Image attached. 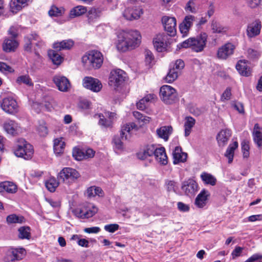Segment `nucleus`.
<instances>
[{"instance_id": "nucleus-1", "label": "nucleus", "mask_w": 262, "mask_h": 262, "mask_svg": "<svg viewBox=\"0 0 262 262\" xmlns=\"http://www.w3.org/2000/svg\"><path fill=\"white\" fill-rule=\"evenodd\" d=\"M117 48L121 52L134 49L141 42V35L136 30H121L117 35Z\"/></svg>"}, {"instance_id": "nucleus-2", "label": "nucleus", "mask_w": 262, "mask_h": 262, "mask_svg": "<svg viewBox=\"0 0 262 262\" xmlns=\"http://www.w3.org/2000/svg\"><path fill=\"white\" fill-rule=\"evenodd\" d=\"M103 61L102 54L100 52L96 50L86 53L82 57V62L84 68L89 70L100 68Z\"/></svg>"}, {"instance_id": "nucleus-3", "label": "nucleus", "mask_w": 262, "mask_h": 262, "mask_svg": "<svg viewBox=\"0 0 262 262\" xmlns=\"http://www.w3.org/2000/svg\"><path fill=\"white\" fill-rule=\"evenodd\" d=\"M14 152L16 156L25 160L31 159L34 153L33 146L23 138L18 139L16 142Z\"/></svg>"}, {"instance_id": "nucleus-4", "label": "nucleus", "mask_w": 262, "mask_h": 262, "mask_svg": "<svg viewBox=\"0 0 262 262\" xmlns=\"http://www.w3.org/2000/svg\"><path fill=\"white\" fill-rule=\"evenodd\" d=\"M80 173L75 169L71 167L63 168L57 175L59 181L70 185L80 177Z\"/></svg>"}, {"instance_id": "nucleus-5", "label": "nucleus", "mask_w": 262, "mask_h": 262, "mask_svg": "<svg viewBox=\"0 0 262 262\" xmlns=\"http://www.w3.org/2000/svg\"><path fill=\"white\" fill-rule=\"evenodd\" d=\"M126 74L121 69L111 71L108 78V84L114 89H117L124 82Z\"/></svg>"}, {"instance_id": "nucleus-6", "label": "nucleus", "mask_w": 262, "mask_h": 262, "mask_svg": "<svg viewBox=\"0 0 262 262\" xmlns=\"http://www.w3.org/2000/svg\"><path fill=\"white\" fill-rule=\"evenodd\" d=\"M160 95L162 101L166 104L173 103L178 97L176 90L168 85H164L161 88Z\"/></svg>"}, {"instance_id": "nucleus-7", "label": "nucleus", "mask_w": 262, "mask_h": 262, "mask_svg": "<svg viewBox=\"0 0 262 262\" xmlns=\"http://www.w3.org/2000/svg\"><path fill=\"white\" fill-rule=\"evenodd\" d=\"M98 211V208L94 205L86 203L74 210L75 214L79 218L88 219L94 216Z\"/></svg>"}, {"instance_id": "nucleus-8", "label": "nucleus", "mask_w": 262, "mask_h": 262, "mask_svg": "<svg viewBox=\"0 0 262 262\" xmlns=\"http://www.w3.org/2000/svg\"><path fill=\"white\" fill-rule=\"evenodd\" d=\"M5 132L12 136H16L26 132V129L21 127L19 124L14 120H7L3 124Z\"/></svg>"}, {"instance_id": "nucleus-9", "label": "nucleus", "mask_w": 262, "mask_h": 262, "mask_svg": "<svg viewBox=\"0 0 262 262\" xmlns=\"http://www.w3.org/2000/svg\"><path fill=\"white\" fill-rule=\"evenodd\" d=\"M82 85L84 88L93 92H98L102 88V83L99 79L89 76L83 79Z\"/></svg>"}, {"instance_id": "nucleus-10", "label": "nucleus", "mask_w": 262, "mask_h": 262, "mask_svg": "<svg viewBox=\"0 0 262 262\" xmlns=\"http://www.w3.org/2000/svg\"><path fill=\"white\" fill-rule=\"evenodd\" d=\"M162 22L165 30L168 33V36H174L176 34L177 20L174 17L164 16L162 18Z\"/></svg>"}, {"instance_id": "nucleus-11", "label": "nucleus", "mask_w": 262, "mask_h": 262, "mask_svg": "<svg viewBox=\"0 0 262 262\" xmlns=\"http://www.w3.org/2000/svg\"><path fill=\"white\" fill-rule=\"evenodd\" d=\"M198 183L192 179H189L182 183L181 189L186 195H193L198 191Z\"/></svg>"}, {"instance_id": "nucleus-12", "label": "nucleus", "mask_w": 262, "mask_h": 262, "mask_svg": "<svg viewBox=\"0 0 262 262\" xmlns=\"http://www.w3.org/2000/svg\"><path fill=\"white\" fill-rule=\"evenodd\" d=\"M208 35L202 32L196 37H192V50L196 52H202L206 47Z\"/></svg>"}, {"instance_id": "nucleus-13", "label": "nucleus", "mask_w": 262, "mask_h": 262, "mask_svg": "<svg viewBox=\"0 0 262 262\" xmlns=\"http://www.w3.org/2000/svg\"><path fill=\"white\" fill-rule=\"evenodd\" d=\"M195 17L192 15H186L179 25V30L183 37L188 35L190 28L193 26Z\"/></svg>"}, {"instance_id": "nucleus-14", "label": "nucleus", "mask_w": 262, "mask_h": 262, "mask_svg": "<svg viewBox=\"0 0 262 262\" xmlns=\"http://www.w3.org/2000/svg\"><path fill=\"white\" fill-rule=\"evenodd\" d=\"M143 11L140 7H128L122 13L123 16L127 20H133L139 19Z\"/></svg>"}, {"instance_id": "nucleus-15", "label": "nucleus", "mask_w": 262, "mask_h": 262, "mask_svg": "<svg viewBox=\"0 0 262 262\" xmlns=\"http://www.w3.org/2000/svg\"><path fill=\"white\" fill-rule=\"evenodd\" d=\"M33 41H36L35 43L37 47L39 48L42 47L45 45V43L40 39V37L36 34H31L28 35L25 38L24 49L26 51H32V45Z\"/></svg>"}, {"instance_id": "nucleus-16", "label": "nucleus", "mask_w": 262, "mask_h": 262, "mask_svg": "<svg viewBox=\"0 0 262 262\" xmlns=\"http://www.w3.org/2000/svg\"><path fill=\"white\" fill-rule=\"evenodd\" d=\"M25 250L24 249H8L4 257V260L6 262H14L16 260L21 259L25 254Z\"/></svg>"}, {"instance_id": "nucleus-17", "label": "nucleus", "mask_w": 262, "mask_h": 262, "mask_svg": "<svg viewBox=\"0 0 262 262\" xmlns=\"http://www.w3.org/2000/svg\"><path fill=\"white\" fill-rule=\"evenodd\" d=\"M235 49V46L231 42H227L219 48L217 57L222 59H226L232 55Z\"/></svg>"}, {"instance_id": "nucleus-18", "label": "nucleus", "mask_w": 262, "mask_h": 262, "mask_svg": "<svg viewBox=\"0 0 262 262\" xmlns=\"http://www.w3.org/2000/svg\"><path fill=\"white\" fill-rule=\"evenodd\" d=\"M168 36L164 33L157 34L153 39L154 47L158 52H162L167 47Z\"/></svg>"}, {"instance_id": "nucleus-19", "label": "nucleus", "mask_w": 262, "mask_h": 262, "mask_svg": "<svg viewBox=\"0 0 262 262\" xmlns=\"http://www.w3.org/2000/svg\"><path fill=\"white\" fill-rule=\"evenodd\" d=\"M94 155L95 151L91 148H74L73 150V156L77 161L92 158Z\"/></svg>"}, {"instance_id": "nucleus-20", "label": "nucleus", "mask_w": 262, "mask_h": 262, "mask_svg": "<svg viewBox=\"0 0 262 262\" xmlns=\"http://www.w3.org/2000/svg\"><path fill=\"white\" fill-rule=\"evenodd\" d=\"M17 106L16 100L11 97L4 98L1 104L2 109L6 113L9 114L16 112Z\"/></svg>"}, {"instance_id": "nucleus-21", "label": "nucleus", "mask_w": 262, "mask_h": 262, "mask_svg": "<svg viewBox=\"0 0 262 262\" xmlns=\"http://www.w3.org/2000/svg\"><path fill=\"white\" fill-rule=\"evenodd\" d=\"M53 81L58 89L61 92H67L71 87V84L68 79L63 76L57 75L53 78Z\"/></svg>"}, {"instance_id": "nucleus-22", "label": "nucleus", "mask_w": 262, "mask_h": 262, "mask_svg": "<svg viewBox=\"0 0 262 262\" xmlns=\"http://www.w3.org/2000/svg\"><path fill=\"white\" fill-rule=\"evenodd\" d=\"M209 196L210 193L208 190H202L195 199V206L199 208H204L207 205Z\"/></svg>"}, {"instance_id": "nucleus-23", "label": "nucleus", "mask_w": 262, "mask_h": 262, "mask_svg": "<svg viewBox=\"0 0 262 262\" xmlns=\"http://www.w3.org/2000/svg\"><path fill=\"white\" fill-rule=\"evenodd\" d=\"M105 116L103 114L96 115L95 117L99 118V124L103 127H108L112 126L115 114L112 112H105Z\"/></svg>"}, {"instance_id": "nucleus-24", "label": "nucleus", "mask_w": 262, "mask_h": 262, "mask_svg": "<svg viewBox=\"0 0 262 262\" xmlns=\"http://www.w3.org/2000/svg\"><path fill=\"white\" fill-rule=\"evenodd\" d=\"M155 151V145L153 144L146 145L140 148L137 153V156L140 160H145L148 157L154 155Z\"/></svg>"}, {"instance_id": "nucleus-25", "label": "nucleus", "mask_w": 262, "mask_h": 262, "mask_svg": "<svg viewBox=\"0 0 262 262\" xmlns=\"http://www.w3.org/2000/svg\"><path fill=\"white\" fill-rule=\"evenodd\" d=\"M138 126L134 122L124 125L121 128V137L125 140L128 139L134 132L138 130Z\"/></svg>"}, {"instance_id": "nucleus-26", "label": "nucleus", "mask_w": 262, "mask_h": 262, "mask_svg": "<svg viewBox=\"0 0 262 262\" xmlns=\"http://www.w3.org/2000/svg\"><path fill=\"white\" fill-rule=\"evenodd\" d=\"M172 156L174 164H178L180 163H184L186 161L187 154L183 152L182 148L179 146H176L173 151Z\"/></svg>"}, {"instance_id": "nucleus-27", "label": "nucleus", "mask_w": 262, "mask_h": 262, "mask_svg": "<svg viewBox=\"0 0 262 262\" xmlns=\"http://www.w3.org/2000/svg\"><path fill=\"white\" fill-rule=\"evenodd\" d=\"M231 136V131L230 129H222L216 136V140L219 145L221 147L225 146Z\"/></svg>"}, {"instance_id": "nucleus-28", "label": "nucleus", "mask_w": 262, "mask_h": 262, "mask_svg": "<svg viewBox=\"0 0 262 262\" xmlns=\"http://www.w3.org/2000/svg\"><path fill=\"white\" fill-rule=\"evenodd\" d=\"M236 69L242 76H249L251 73V69L248 61L246 60H241L236 65Z\"/></svg>"}, {"instance_id": "nucleus-29", "label": "nucleus", "mask_w": 262, "mask_h": 262, "mask_svg": "<svg viewBox=\"0 0 262 262\" xmlns=\"http://www.w3.org/2000/svg\"><path fill=\"white\" fill-rule=\"evenodd\" d=\"M173 129L171 126H162L156 130V135L158 138L168 141L170 135L172 133Z\"/></svg>"}, {"instance_id": "nucleus-30", "label": "nucleus", "mask_w": 262, "mask_h": 262, "mask_svg": "<svg viewBox=\"0 0 262 262\" xmlns=\"http://www.w3.org/2000/svg\"><path fill=\"white\" fill-rule=\"evenodd\" d=\"M154 155L157 161L161 164L166 165L167 163L168 158L164 147L157 148L155 146V151H154Z\"/></svg>"}, {"instance_id": "nucleus-31", "label": "nucleus", "mask_w": 262, "mask_h": 262, "mask_svg": "<svg viewBox=\"0 0 262 262\" xmlns=\"http://www.w3.org/2000/svg\"><path fill=\"white\" fill-rule=\"evenodd\" d=\"M261 29L260 22L258 20H255L248 26L247 35L250 37H253L259 34Z\"/></svg>"}, {"instance_id": "nucleus-32", "label": "nucleus", "mask_w": 262, "mask_h": 262, "mask_svg": "<svg viewBox=\"0 0 262 262\" xmlns=\"http://www.w3.org/2000/svg\"><path fill=\"white\" fill-rule=\"evenodd\" d=\"M155 98L156 96L154 94H149L146 95L137 103V107L138 109L140 110H145L148 106L150 103L154 101Z\"/></svg>"}, {"instance_id": "nucleus-33", "label": "nucleus", "mask_w": 262, "mask_h": 262, "mask_svg": "<svg viewBox=\"0 0 262 262\" xmlns=\"http://www.w3.org/2000/svg\"><path fill=\"white\" fill-rule=\"evenodd\" d=\"M74 45V42L73 40L67 39L55 42L53 44V48L57 51L70 50L73 47Z\"/></svg>"}, {"instance_id": "nucleus-34", "label": "nucleus", "mask_w": 262, "mask_h": 262, "mask_svg": "<svg viewBox=\"0 0 262 262\" xmlns=\"http://www.w3.org/2000/svg\"><path fill=\"white\" fill-rule=\"evenodd\" d=\"M17 190L15 184L10 181L0 182V192L6 191L9 193H14Z\"/></svg>"}, {"instance_id": "nucleus-35", "label": "nucleus", "mask_w": 262, "mask_h": 262, "mask_svg": "<svg viewBox=\"0 0 262 262\" xmlns=\"http://www.w3.org/2000/svg\"><path fill=\"white\" fill-rule=\"evenodd\" d=\"M101 11L99 8H91L87 12L88 21L89 24L96 21L100 16Z\"/></svg>"}, {"instance_id": "nucleus-36", "label": "nucleus", "mask_w": 262, "mask_h": 262, "mask_svg": "<svg viewBox=\"0 0 262 262\" xmlns=\"http://www.w3.org/2000/svg\"><path fill=\"white\" fill-rule=\"evenodd\" d=\"M18 45V42L15 39H6L3 45V49L6 52L14 51Z\"/></svg>"}, {"instance_id": "nucleus-37", "label": "nucleus", "mask_w": 262, "mask_h": 262, "mask_svg": "<svg viewBox=\"0 0 262 262\" xmlns=\"http://www.w3.org/2000/svg\"><path fill=\"white\" fill-rule=\"evenodd\" d=\"M65 142L62 138H57L54 140V151L56 155H59L63 152Z\"/></svg>"}, {"instance_id": "nucleus-38", "label": "nucleus", "mask_w": 262, "mask_h": 262, "mask_svg": "<svg viewBox=\"0 0 262 262\" xmlns=\"http://www.w3.org/2000/svg\"><path fill=\"white\" fill-rule=\"evenodd\" d=\"M88 198H91L96 196H103V192L102 189L99 187L93 186L89 187L85 193Z\"/></svg>"}, {"instance_id": "nucleus-39", "label": "nucleus", "mask_w": 262, "mask_h": 262, "mask_svg": "<svg viewBox=\"0 0 262 262\" xmlns=\"http://www.w3.org/2000/svg\"><path fill=\"white\" fill-rule=\"evenodd\" d=\"M238 142L237 141H234L232 143L230 144L228 147L225 156L228 158L229 163H231L233 161L234 151L238 147Z\"/></svg>"}, {"instance_id": "nucleus-40", "label": "nucleus", "mask_w": 262, "mask_h": 262, "mask_svg": "<svg viewBox=\"0 0 262 262\" xmlns=\"http://www.w3.org/2000/svg\"><path fill=\"white\" fill-rule=\"evenodd\" d=\"M195 123V119L191 117H186L184 123L185 136H188Z\"/></svg>"}, {"instance_id": "nucleus-41", "label": "nucleus", "mask_w": 262, "mask_h": 262, "mask_svg": "<svg viewBox=\"0 0 262 262\" xmlns=\"http://www.w3.org/2000/svg\"><path fill=\"white\" fill-rule=\"evenodd\" d=\"M86 12L87 9L86 7L79 5L71 10L70 16L71 18L79 17L85 14Z\"/></svg>"}, {"instance_id": "nucleus-42", "label": "nucleus", "mask_w": 262, "mask_h": 262, "mask_svg": "<svg viewBox=\"0 0 262 262\" xmlns=\"http://www.w3.org/2000/svg\"><path fill=\"white\" fill-rule=\"evenodd\" d=\"M253 139L255 143L258 147L262 145V133L260 130V127L258 124H255L253 132Z\"/></svg>"}, {"instance_id": "nucleus-43", "label": "nucleus", "mask_w": 262, "mask_h": 262, "mask_svg": "<svg viewBox=\"0 0 262 262\" xmlns=\"http://www.w3.org/2000/svg\"><path fill=\"white\" fill-rule=\"evenodd\" d=\"M81 235L78 234L73 235L71 240L76 241L77 244L80 247L83 248H89L90 242L85 238H81Z\"/></svg>"}, {"instance_id": "nucleus-44", "label": "nucleus", "mask_w": 262, "mask_h": 262, "mask_svg": "<svg viewBox=\"0 0 262 262\" xmlns=\"http://www.w3.org/2000/svg\"><path fill=\"white\" fill-rule=\"evenodd\" d=\"M48 55L54 64L59 65L63 60V57L54 50H50Z\"/></svg>"}, {"instance_id": "nucleus-45", "label": "nucleus", "mask_w": 262, "mask_h": 262, "mask_svg": "<svg viewBox=\"0 0 262 262\" xmlns=\"http://www.w3.org/2000/svg\"><path fill=\"white\" fill-rule=\"evenodd\" d=\"M59 185V182L54 177H51L45 182V186L50 192H54Z\"/></svg>"}, {"instance_id": "nucleus-46", "label": "nucleus", "mask_w": 262, "mask_h": 262, "mask_svg": "<svg viewBox=\"0 0 262 262\" xmlns=\"http://www.w3.org/2000/svg\"><path fill=\"white\" fill-rule=\"evenodd\" d=\"M201 178L202 181L206 184L214 186L216 184V179L210 173L203 172L201 175Z\"/></svg>"}, {"instance_id": "nucleus-47", "label": "nucleus", "mask_w": 262, "mask_h": 262, "mask_svg": "<svg viewBox=\"0 0 262 262\" xmlns=\"http://www.w3.org/2000/svg\"><path fill=\"white\" fill-rule=\"evenodd\" d=\"M133 115L139 123L141 124V125L148 123L151 120L150 117L143 116L139 112H134Z\"/></svg>"}, {"instance_id": "nucleus-48", "label": "nucleus", "mask_w": 262, "mask_h": 262, "mask_svg": "<svg viewBox=\"0 0 262 262\" xmlns=\"http://www.w3.org/2000/svg\"><path fill=\"white\" fill-rule=\"evenodd\" d=\"M31 236L30 228L29 227H21L18 229V237L21 239H29Z\"/></svg>"}, {"instance_id": "nucleus-49", "label": "nucleus", "mask_w": 262, "mask_h": 262, "mask_svg": "<svg viewBox=\"0 0 262 262\" xmlns=\"http://www.w3.org/2000/svg\"><path fill=\"white\" fill-rule=\"evenodd\" d=\"M179 73L174 68L170 69L165 77V81L167 83H171L177 79Z\"/></svg>"}, {"instance_id": "nucleus-50", "label": "nucleus", "mask_w": 262, "mask_h": 262, "mask_svg": "<svg viewBox=\"0 0 262 262\" xmlns=\"http://www.w3.org/2000/svg\"><path fill=\"white\" fill-rule=\"evenodd\" d=\"M114 149L116 153L120 154L124 149L122 142L118 137H115L113 140Z\"/></svg>"}, {"instance_id": "nucleus-51", "label": "nucleus", "mask_w": 262, "mask_h": 262, "mask_svg": "<svg viewBox=\"0 0 262 262\" xmlns=\"http://www.w3.org/2000/svg\"><path fill=\"white\" fill-rule=\"evenodd\" d=\"M24 7L18 0H11L10 3V8L11 12L16 13Z\"/></svg>"}, {"instance_id": "nucleus-52", "label": "nucleus", "mask_w": 262, "mask_h": 262, "mask_svg": "<svg viewBox=\"0 0 262 262\" xmlns=\"http://www.w3.org/2000/svg\"><path fill=\"white\" fill-rule=\"evenodd\" d=\"M64 10L62 8H58L56 6H52L49 11V14L51 16L58 17L61 16L64 13Z\"/></svg>"}, {"instance_id": "nucleus-53", "label": "nucleus", "mask_w": 262, "mask_h": 262, "mask_svg": "<svg viewBox=\"0 0 262 262\" xmlns=\"http://www.w3.org/2000/svg\"><path fill=\"white\" fill-rule=\"evenodd\" d=\"M144 55L146 64L149 67H150L154 62V56L153 54L150 51L146 50L144 52Z\"/></svg>"}, {"instance_id": "nucleus-54", "label": "nucleus", "mask_w": 262, "mask_h": 262, "mask_svg": "<svg viewBox=\"0 0 262 262\" xmlns=\"http://www.w3.org/2000/svg\"><path fill=\"white\" fill-rule=\"evenodd\" d=\"M24 217L15 214H11L7 216V221L8 223H21L23 222Z\"/></svg>"}, {"instance_id": "nucleus-55", "label": "nucleus", "mask_w": 262, "mask_h": 262, "mask_svg": "<svg viewBox=\"0 0 262 262\" xmlns=\"http://www.w3.org/2000/svg\"><path fill=\"white\" fill-rule=\"evenodd\" d=\"M211 29L213 33H220L225 31V28L223 27L220 23L216 21H212L211 24Z\"/></svg>"}, {"instance_id": "nucleus-56", "label": "nucleus", "mask_w": 262, "mask_h": 262, "mask_svg": "<svg viewBox=\"0 0 262 262\" xmlns=\"http://www.w3.org/2000/svg\"><path fill=\"white\" fill-rule=\"evenodd\" d=\"M0 72L4 74L11 73L14 72V70L5 62L0 61Z\"/></svg>"}, {"instance_id": "nucleus-57", "label": "nucleus", "mask_w": 262, "mask_h": 262, "mask_svg": "<svg viewBox=\"0 0 262 262\" xmlns=\"http://www.w3.org/2000/svg\"><path fill=\"white\" fill-rule=\"evenodd\" d=\"M242 150L244 158H248L249 156V143L246 141L242 142Z\"/></svg>"}, {"instance_id": "nucleus-58", "label": "nucleus", "mask_w": 262, "mask_h": 262, "mask_svg": "<svg viewBox=\"0 0 262 262\" xmlns=\"http://www.w3.org/2000/svg\"><path fill=\"white\" fill-rule=\"evenodd\" d=\"M192 37H190L183 42L179 43L177 45V48L179 49L190 48L192 49Z\"/></svg>"}, {"instance_id": "nucleus-59", "label": "nucleus", "mask_w": 262, "mask_h": 262, "mask_svg": "<svg viewBox=\"0 0 262 262\" xmlns=\"http://www.w3.org/2000/svg\"><path fill=\"white\" fill-rule=\"evenodd\" d=\"M16 82L19 83H24L28 85H31L32 82L29 76H21L17 78Z\"/></svg>"}, {"instance_id": "nucleus-60", "label": "nucleus", "mask_w": 262, "mask_h": 262, "mask_svg": "<svg viewBox=\"0 0 262 262\" xmlns=\"http://www.w3.org/2000/svg\"><path fill=\"white\" fill-rule=\"evenodd\" d=\"M165 185L169 191H175L177 188V183L174 181L167 180L165 182Z\"/></svg>"}, {"instance_id": "nucleus-61", "label": "nucleus", "mask_w": 262, "mask_h": 262, "mask_svg": "<svg viewBox=\"0 0 262 262\" xmlns=\"http://www.w3.org/2000/svg\"><path fill=\"white\" fill-rule=\"evenodd\" d=\"M119 226L117 224H112L106 225L104 226V229L105 231L110 232L114 233L116 231L119 229Z\"/></svg>"}, {"instance_id": "nucleus-62", "label": "nucleus", "mask_w": 262, "mask_h": 262, "mask_svg": "<svg viewBox=\"0 0 262 262\" xmlns=\"http://www.w3.org/2000/svg\"><path fill=\"white\" fill-rule=\"evenodd\" d=\"M37 131L40 136H45L48 133L47 127L44 123L39 125Z\"/></svg>"}, {"instance_id": "nucleus-63", "label": "nucleus", "mask_w": 262, "mask_h": 262, "mask_svg": "<svg viewBox=\"0 0 262 262\" xmlns=\"http://www.w3.org/2000/svg\"><path fill=\"white\" fill-rule=\"evenodd\" d=\"M248 56L253 59L258 58L260 56V53L252 49H249L247 51Z\"/></svg>"}, {"instance_id": "nucleus-64", "label": "nucleus", "mask_w": 262, "mask_h": 262, "mask_svg": "<svg viewBox=\"0 0 262 262\" xmlns=\"http://www.w3.org/2000/svg\"><path fill=\"white\" fill-rule=\"evenodd\" d=\"M262 259V255L255 253L247 259L245 262H256L257 260Z\"/></svg>"}]
</instances>
